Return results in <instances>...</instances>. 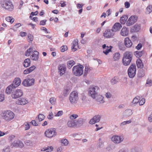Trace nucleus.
<instances>
[{
    "mask_svg": "<svg viewBox=\"0 0 152 152\" xmlns=\"http://www.w3.org/2000/svg\"><path fill=\"white\" fill-rule=\"evenodd\" d=\"M67 126L69 127H73L76 126L75 120H71L68 121L67 124Z\"/></svg>",
    "mask_w": 152,
    "mask_h": 152,
    "instance_id": "26",
    "label": "nucleus"
},
{
    "mask_svg": "<svg viewBox=\"0 0 152 152\" xmlns=\"http://www.w3.org/2000/svg\"><path fill=\"white\" fill-rule=\"evenodd\" d=\"M53 115L52 112L49 113V115L47 116L48 118L49 119H51L53 118Z\"/></svg>",
    "mask_w": 152,
    "mask_h": 152,
    "instance_id": "50",
    "label": "nucleus"
},
{
    "mask_svg": "<svg viewBox=\"0 0 152 152\" xmlns=\"http://www.w3.org/2000/svg\"><path fill=\"white\" fill-rule=\"evenodd\" d=\"M75 64V62L73 60H69L67 62V67L69 69H70Z\"/></svg>",
    "mask_w": 152,
    "mask_h": 152,
    "instance_id": "30",
    "label": "nucleus"
},
{
    "mask_svg": "<svg viewBox=\"0 0 152 152\" xmlns=\"http://www.w3.org/2000/svg\"><path fill=\"white\" fill-rule=\"evenodd\" d=\"M30 127L28 123H26L25 125V129L26 130L28 129H30Z\"/></svg>",
    "mask_w": 152,
    "mask_h": 152,
    "instance_id": "52",
    "label": "nucleus"
},
{
    "mask_svg": "<svg viewBox=\"0 0 152 152\" xmlns=\"http://www.w3.org/2000/svg\"><path fill=\"white\" fill-rule=\"evenodd\" d=\"M112 48L113 47L111 46H110V47L107 46V48L105 49V50L103 51V53L106 55H107L109 52L111 51V50Z\"/></svg>",
    "mask_w": 152,
    "mask_h": 152,
    "instance_id": "37",
    "label": "nucleus"
},
{
    "mask_svg": "<svg viewBox=\"0 0 152 152\" xmlns=\"http://www.w3.org/2000/svg\"><path fill=\"white\" fill-rule=\"evenodd\" d=\"M11 145L15 147H20L22 148L24 146V144L23 142L19 140L15 141L12 143Z\"/></svg>",
    "mask_w": 152,
    "mask_h": 152,
    "instance_id": "16",
    "label": "nucleus"
},
{
    "mask_svg": "<svg viewBox=\"0 0 152 152\" xmlns=\"http://www.w3.org/2000/svg\"><path fill=\"white\" fill-rule=\"evenodd\" d=\"M69 90L68 89H64L63 91V95L64 96H66L69 93Z\"/></svg>",
    "mask_w": 152,
    "mask_h": 152,
    "instance_id": "41",
    "label": "nucleus"
},
{
    "mask_svg": "<svg viewBox=\"0 0 152 152\" xmlns=\"http://www.w3.org/2000/svg\"><path fill=\"white\" fill-rule=\"evenodd\" d=\"M139 99L138 98H137L136 97H135L134 98V99H133L132 103L131 105H133L134 104H136L138 103L139 101Z\"/></svg>",
    "mask_w": 152,
    "mask_h": 152,
    "instance_id": "42",
    "label": "nucleus"
},
{
    "mask_svg": "<svg viewBox=\"0 0 152 152\" xmlns=\"http://www.w3.org/2000/svg\"><path fill=\"white\" fill-rule=\"evenodd\" d=\"M119 81V77L118 76L114 77L111 80L110 82L112 85H114L117 84Z\"/></svg>",
    "mask_w": 152,
    "mask_h": 152,
    "instance_id": "28",
    "label": "nucleus"
},
{
    "mask_svg": "<svg viewBox=\"0 0 152 152\" xmlns=\"http://www.w3.org/2000/svg\"><path fill=\"white\" fill-rule=\"evenodd\" d=\"M129 32L128 29L125 27H124L121 31V34L123 36H126L128 35Z\"/></svg>",
    "mask_w": 152,
    "mask_h": 152,
    "instance_id": "19",
    "label": "nucleus"
},
{
    "mask_svg": "<svg viewBox=\"0 0 152 152\" xmlns=\"http://www.w3.org/2000/svg\"><path fill=\"white\" fill-rule=\"evenodd\" d=\"M115 34L114 32H113L112 29L106 30L103 33V36L106 38H113Z\"/></svg>",
    "mask_w": 152,
    "mask_h": 152,
    "instance_id": "12",
    "label": "nucleus"
},
{
    "mask_svg": "<svg viewBox=\"0 0 152 152\" xmlns=\"http://www.w3.org/2000/svg\"><path fill=\"white\" fill-rule=\"evenodd\" d=\"M136 64L137 67L138 68L142 69L143 67V64L142 60L140 59H137L136 61Z\"/></svg>",
    "mask_w": 152,
    "mask_h": 152,
    "instance_id": "29",
    "label": "nucleus"
},
{
    "mask_svg": "<svg viewBox=\"0 0 152 152\" xmlns=\"http://www.w3.org/2000/svg\"><path fill=\"white\" fill-rule=\"evenodd\" d=\"M144 53V52L143 51H142L141 52L136 51L134 52V54L137 57L139 58L142 56Z\"/></svg>",
    "mask_w": 152,
    "mask_h": 152,
    "instance_id": "36",
    "label": "nucleus"
},
{
    "mask_svg": "<svg viewBox=\"0 0 152 152\" xmlns=\"http://www.w3.org/2000/svg\"><path fill=\"white\" fill-rule=\"evenodd\" d=\"M99 88L96 86L94 87H91L89 88V95L93 98L94 99L98 93Z\"/></svg>",
    "mask_w": 152,
    "mask_h": 152,
    "instance_id": "6",
    "label": "nucleus"
},
{
    "mask_svg": "<svg viewBox=\"0 0 152 152\" xmlns=\"http://www.w3.org/2000/svg\"><path fill=\"white\" fill-rule=\"evenodd\" d=\"M120 55L119 53H115L113 55V58L114 61H118L120 58Z\"/></svg>",
    "mask_w": 152,
    "mask_h": 152,
    "instance_id": "34",
    "label": "nucleus"
},
{
    "mask_svg": "<svg viewBox=\"0 0 152 152\" xmlns=\"http://www.w3.org/2000/svg\"><path fill=\"white\" fill-rule=\"evenodd\" d=\"M45 134L46 136L48 138H51L55 136L56 135V129L55 128H51L46 130Z\"/></svg>",
    "mask_w": 152,
    "mask_h": 152,
    "instance_id": "7",
    "label": "nucleus"
},
{
    "mask_svg": "<svg viewBox=\"0 0 152 152\" xmlns=\"http://www.w3.org/2000/svg\"><path fill=\"white\" fill-rule=\"evenodd\" d=\"M1 117L5 120L9 121L12 120L14 117L13 113L10 110L4 111L1 113Z\"/></svg>",
    "mask_w": 152,
    "mask_h": 152,
    "instance_id": "2",
    "label": "nucleus"
},
{
    "mask_svg": "<svg viewBox=\"0 0 152 152\" xmlns=\"http://www.w3.org/2000/svg\"><path fill=\"white\" fill-rule=\"evenodd\" d=\"M78 43V40L77 39L76 40H75L72 43V45H73V46H76L77 45Z\"/></svg>",
    "mask_w": 152,
    "mask_h": 152,
    "instance_id": "55",
    "label": "nucleus"
},
{
    "mask_svg": "<svg viewBox=\"0 0 152 152\" xmlns=\"http://www.w3.org/2000/svg\"><path fill=\"white\" fill-rule=\"evenodd\" d=\"M31 123L34 126H37L38 125V124L37 123L35 120H32L31 121Z\"/></svg>",
    "mask_w": 152,
    "mask_h": 152,
    "instance_id": "57",
    "label": "nucleus"
},
{
    "mask_svg": "<svg viewBox=\"0 0 152 152\" xmlns=\"http://www.w3.org/2000/svg\"><path fill=\"white\" fill-rule=\"evenodd\" d=\"M122 27V26L119 23H115L113 26L112 29L113 32H115L119 31Z\"/></svg>",
    "mask_w": 152,
    "mask_h": 152,
    "instance_id": "17",
    "label": "nucleus"
},
{
    "mask_svg": "<svg viewBox=\"0 0 152 152\" xmlns=\"http://www.w3.org/2000/svg\"><path fill=\"white\" fill-rule=\"evenodd\" d=\"M32 54L30 56L31 59L33 61H37L39 58V53L37 51H34Z\"/></svg>",
    "mask_w": 152,
    "mask_h": 152,
    "instance_id": "18",
    "label": "nucleus"
},
{
    "mask_svg": "<svg viewBox=\"0 0 152 152\" xmlns=\"http://www.w3.org/2000/svg\"><path fill=\"white\" fill-rule=\"evenodd\" d=\"M132 114V110L129 109L126 110L124 113V115L126 117H128L131 115Z\"/></svg>",
    "mask_w": 152,
    "mask_h": 152,
    "instance_id": "32",
    "label": "nucleus"
},
{
    "mask_svg": "<svg viewBox=\"0 0 152 152\" xmlns=\"http://www.w3.org/2000/svg\"><path fill=\"white\" fill-rule=\"evenodd\" d=\"M128 16L126 15H124L121 17L120 19V20L121 23L122 24H124L126 23L128 18Z\"/></svg>",
    "mask_w": 152,
    "mask_h": 152,
    "instance_id": "33",
    "label": "nucleus"
},
{
    "mask_svg": "<svg viewBox=\"0 0 152 152\" xmlns=\"http://www.w3.org/2000/svg\"><path fill=\"white\" fill-rule=\"evenodd\" d=\"M101 116L99 115H96L94 116L93 118L91 119L89 122V124H93L96 123L100 121Z\"/></svg>",
    "mask_w": 152,
    "mask_h": 152,
    "instance_id": "15",
    "label": "nucleus"
},
{
    "mask_svg": "<svg viewBox=\"0 0 152 152\" xmlns=\"http://www.w3.org/2000/svg\"><path fill=\"white\" fill-rule=\"evenodd\" d=\"M28 38L30 40V41H32L33 40V37L32 35L30 34H28Z\"/></svg>",
    "mask_w": 152,
    "mask_h": 152,
    "instance_id": "62",
    "label": "nucleus"
},
{
    "mask_svg": "<svg viewBox=\"0 0 152 152\" xmlns=\"http://www.w3.org/2000/svg\"><path fill=\"white\" fill-rule=\"evenodd\" d=\"M23 95V92L21 89H17L13 91L11 94V96L13 99H17L21 97Z\"/></svg>",
    "mask_w": 152,
    "mask_h": 152,
    "instance_id": "10",
    "label": "nucleus"
},
{
    "mask_svg": "<svg viewBox=\"0 0 152 152\" xmlns=\"http://www.w3.org/2000/svg\"><path fill=\"white\" fill-rule=\"evenodd\" d=\"M76 124V126H82L84 122L86 121V119H83L80 118L78 119L77 120H75Z\"/></svg>",
    "mask_w": 152,
    "mask_h": 152,
    "instance_id": "22",
    "label": "nucleus"
},
{
    "mask_svg": "<svg viewBox=\"0 0 152 152\" xmlns=\"http://www.w3.org/2000/svg\"><path fill=\"white\" fill-rule=\"evenodd\" d=\"M20 34L21 37H23L26 36L27 35V33L26 32H21L20 33Z\"/></svg>",
    "mask_w": 152,
    "mask_h": 152,
    "instance_id": "64",
    "label": "nucleus"
},
{
    "mask_svg": "<svg viewBox=\"0 0 152 152\" xmlns=\"http://www.w3.org/2000/svg\"><path fill=\"white\" fill-rule=\"evenodd\" d=\"M30 72L28 68L27 69L23 71V74L25 75H26L30 73Z\"/></svg>",
    "mask_w": 152,
    "mask_h": 152,
    "instance_id": "58",
    "label": "nucleus"
},
{
    "mask_svg": "<svg viewBox=\"0 0 152 152\" xmlns=\"http://www.w3.org/2000/svg\"><path fill=\"white\" fill-rule=\"evenodd\" d=\"M58 72L60 76H61L64 75L65 73L66 69V67L65 64H62L58 65Z\"/></svg>",
    "mask_w": 152,
    "mask_h": 152,
    "instance_id": "14",
    "label": "nucleus"
},
{
    "mask_svg": "<svg viewBox=\"0 0 152 152\" xmlns=\"http://www.w3.org/2000/svg\"><path fill=\"white\" fill-rule=\"evenodd\" d=\"M95 99H96L97 101L101 103H102L104 102V100H103V97L101 95H98V94Z\"/></svg>",
    "mask_w": 152,
    "mask_h": 152,
    "instance_id": "27",
    "label": "nucleus"
},
{
    "mask_svg": "<svg viewBox=\"0 0 152 152\" xmlns=\"http://www.w3.org/2000/svg\"><path fill=\"white\" fill-rule=\"evenodd\" d=\"M14 83L12 84L13 85L14 88L18 87L20 84L21 80L19 78H15L14 81Z\"/></svg>",
    "mask_w": 152,
    "mask_h": 152,
    "instance_id": "25",
    "label": "nucleus"
},
{
    "mask_svg": "<svg viewBox=\"0 0 152 152\" xmlns=\"http://www.w3.org/2000/svg\"><path fill=\"white\" fill-rule=\"evenodd\" d=\"M142 47V45L141 43L139 44L136 47V48L137 50L140 49Z\"/></svg>",
    "mask_w": 152,
    "mask_h": 152,
    "instance_id": "63",
    "label": "nucleus"
},
{
    "mask_svg": "<svg viewBox=\"0 0 152 152\" xmlns=\"http://www.w3.org/2000/svg\"><path fill=\"white\" fill-rule=\"evenodd\" d=\"M80 65L74 66L72 69V72L74 75L77 76H80L83 74V66Z\"/></svg>",
    "mask_w": 152,
    "mask_h": 152,
    "instance_id": "3",
    "label": "nucleus"
},
{
    "mask_svg": "<svg viewBox=\"0 0 152 152\" xmlns=\"http://www.w3.org/2000/svg\"><path fill=\"white\" fill-rule=\"evenodd\" d=\"M38 119L39 121H42L45 118V116L43 114H39L38 116Z\"/></svg>",
    "mask_w": 152,
    "mask_h": 152,
    "instance_id": "43",
    "label": "nucleus"
},
{
    "mask_svg": "<svg viewBox=\"0 0 152 152\" xmlns=\"http://www.w3.org/2000/svg\"><path fill=\"white\" fill-rule=\"evenodd\" d=\"M136 68L135 64H132L129 66L128 69V73L130 78L134 77L136 75Z\"/></svg>",
    "mask_w": 152,
    "mask_h": 152,
    "instance_id": "5",
    "label": "nucleus"
},
{
    "mask_svg": "<svg viewBox=\"0 0 152 152\" xmlns=\"http://www.w3.org/2000/svg\"><path fill=\"white\" fill-rule=\"evenodd\" d=\"M148 119L149 122H152V112L148 116Z\"/></svg>",
    "mask_w": 152,
    "mask_h": 152,
    "instance_id": "54",
    "label": "nucleus"
},
{
    "mask_svg": "<svg viewBox=\"0 0 152 152\" xmlns=\"http://www.w3.org/2000/svg\"><path fill=\"white\" fill-rule=\"evenodd\" d=\"M145 75V70L143 69H140L138 71L137 74V76L139 77H142L144 76Z\"/></svg>",
    "mask_w": 152,
    "mask_h": 152,
    "instance_id": "35",
    "label": "nucleus"
},
{
    "mask_svg": "<svg viewBox=\"0 0 152 152\" xmlns=\"http://www.w3.org/2000/svg\"><path fill=\"white\" fill-rule=\"evenodd\" d=\"M63 112L62 111H59L58 112L56 116H61L63 115Z\"/></svg>",
    "mask_w": 152,
    "mask_h": 152,
    "instance_id": "51",
    "label": "nucleus"
},
{
    "mask_svg": "<svg viewBox=\"0 0 152 152\" xmlns=\"http://www.w3.org/2000/svg\"><path fill=\"white\" fill-rule=\"evenodd\" d=\"M125 6L127 8H129L130 6V3L128 1H126L125 3Z\"/></svg>",
    "mask_w": 152,
    "mask_h": 152,
    "instance_id": "60",
    "label": "nucleus"
},
{
    "mask_svg": "<svg viewBox=\"0 0 152 152\" xmlns=\"http://www.w3.org/2000/svg\"><path fill=\"white\" fill-rule=\"evenodd\" d=\"M4 99V95L2 94H0V102L3 101Z\"/></svg>",
    "mask_w": 152,
    "mask_h": 152,
    "instance_id": "59",
    "label": "nucleus"
},
{
    "mask_svg": "<svg viewBox=\"0 0 152 152\" xmlns=\"http://www.w3.org/2000/svg\"><path fill=\"white\" fill-rule=\"evenodd\" d=\"M90 68L88 67L87 66H85V69L84 71V76H86L87 74L91 70Z\"/></svg>",
    "mask_w": 152,
    "mask_h": 152,
    "instance_id": "38",
    "label": "nucleus"
},
{
    "mask_svg": "<svg viewBox=\"0 0 152 152\" xmlns=\"http://www.w3.org/2000/svg\"><path fill=\"white\" fill-rule=\"evenodd\" d=\"M132 53L131 52L127 51L125 52L122 59L124 65L128 66L129 64L132 60Z\"/></svg>",
    "mask_w": 152,
    "mask_h": 152,
    "instance_id": "1",
    "label": "nucleus"
},
{
    "mask_svg": "<svg viewBox=\"0 0 152 152\" xmlns=\"http://www.w3.org/2000/svg\"><path fill=\"white\" fill-rule=\"evenodd\" d=\"M124 41L125 45L126 47L127 48H130L132 46V43L131 41L128 37L125 38Z\"/></svg>",
    "mask_w": 152,
    "mask_h": 152,
    "instance_id": "21",
    "label": "nucleus"
},
{
    "mask_svg": "<svg viewBox=\"0 0 152 152\" xmlns=\"http://www.w3.org/2000/svg\"><path fill=\"white\" fill-rule=\"evenodd\" d=\"M31 60L29 58L25 59L23 62V66L25 67H27L30 65Z\"/></svg>",
    "mask_w": 152,
    "mask_h": 152,
    "instance_id": "31",
    "label": "nucleus"
},
{
    "mask_svg": "<svg viewBox=\"0 0 152 152\" xmlns=\"http://www.w3.org/2000/svg\"><path fill=\"white\" fill-rule=\"evenodd\" d=\"M47 21L46 20H41L40 21L39 25H42L44 26L46 24V22Z\"/></svg>",
    "mask_w": 152,
    "mask_h": 152,
    "instance_id": "56",
    "label": "nucleus"
},
{
    "mask_svg": "<svg viewBox=\"0 0 152 152\" xmlns=\"http://www.w3.org/2000/svg\"><path fill=\"white\" fill-rule=\"evenodd\" d=\"M15 88H14L13 85L12 84L6 88L5 91L6 93L8 94H10L11 93H12V91H14L13 89Z\"/></svg>",
    "mask_w": 152,
    "mask_h": 152,
    "instance_id": "23",
    "label": "nucleus"
},
{
    "mask_svg": "<svg viewBox=\"0 0 152 152\" xmlns=\"http://www.w3.org/2000/svg\"><path fill=\"white\" fill-rule=\"evenodd\" d=\"M67 49V48L66 45H63L61 48V50L62 52H64Z\"/></svg>",
    "mask_w": 152,
    "mask_h": 152,
    "instance_id": "46",
    "label": "nucleus"
},
{
    "mask_svg": "<svg viewBox=\"0 0 152 152\" xmlns=\"http://www.w3.org/2000/svg\"><path fill=\"white\" fill-rule=\"evenodd\" d=\"M10 149L9 146H7L4 148L2 150V152H10Z\"/></svg>",
    "mask_w": 152,
    "mask_h": 152,
    "instance_id": "44",
    "label": "nucleus"
},
{
    "mask_svg": "<svg viewBox=\"0 0 152 152\" xmlns=\"http://www.w3.org/2000/svg\"><path fill=\"white\" fill-rule=\"evenodd\" d=\"M124 137L123 136L114 135L111 138V140L114 143L118 144L123 141Z\"/></svg>",
    "mask_w": 152,
    "mask_h": 152,
    "instance_id": "11",
    "label": "nucleus"
},
{
    "mask_svg": "<svg viewBox=\"0 0 152 152\" xmlns=\"http://www.w3.org/2000/svg\"><path fill=\"white\" fill-rule=\"evenodd\" d=\"M36 67L35 66H32L30 68H28L30 72L33 71L35 68Z\"/></svg>",
    "mask_w": 152,
    "mask_h": 152,
    "instance_id": "61",
    "label": "nucleus"
},
{
    "mask_svg": "<svg viewBox=\"0 0 152 152\" xmlns=\"http://www.w3.org/2000/svg\"><path fill=\"white\" fill-rule=\"evenodd\" d=\"M140 28V26L138 24H136L131 28V32H137Z\"/></svg>",
    "mask_w": 152,
    "mask_h": 152,
    "instance_id": "24",
    "label": "nucleus"
},
{
    "mask_svg": "<svg viewBox=\"0 0 152 152\" xmlns=\"http://www.w3.org/2000/svg\"><path fill=\"white\" fill-rule=\"evenodd\" d=\"M2 7L9 11H12L14 9V5L11 1L3 0L1 3Z\"/></svg>",
    "mask_w": 152,
    "mask_h": 152,
    "instance_id": "4",
    "label": "nucleus"
},
{
    "mask_svg": "<svg viewBox=\"0 0 152 152\" xmlns=\"http://www.w3.org/2000/svg\"><path fill=\"white\" fill-rule=\"evenodd\" d=\"M145 102V99L144 98H142L139 102V104L140 105H143Z\"/></svg>",
    "mask_w": 152,
    "mask_h": 152,
    "instance_id": "49",
    "label": "nucleus"
},
{
    "mask_svg": "<svg viewBox=\"0 0 152 152\" xmlns=\"http://www.w3.org/2000/svg\"><path fill=\"white\" fill-rule=\"evenodd\" d=\"M147 85H148V86H152V80L149 79H148L147 80L146 85V86H148Z\"/></svg>",
    "mask_w": 152,
    "mask_h": 152,
    "instance_id": "45",
    "label": "nucleus"
},
{
    "mask_svg": "<svg viewBox=\"0 0 152 152\" xmlns=\"http://www.w3.org/2000/svg\"><path fill=\"white\" fill-rule=\"evenodd\" d=\"M137 18L138 17L136 15L132 16L127 21L126 24L128 26L132 25L137 21Z\"/></svg>",
    "mask_w": 152,
    "mask_h": 152,
    "instance_id": "13",
    "label": "nucleus"
},
{
    "mask_svg": "<svg viewBox=\"0 0 152 152\" xmlns=\"http://www.w3.org/2000/svg\"><path fill=\"white\" fill-rule=\"evenodd\" d=\"M118 152H128V150L126 148H123L119 150Z\"/></svg>",
    "mask_w": 152,
    "mask_h": 152,
    "instance_id": "53",
    "label": "nucleus"
},
{
    "mask_svg": "<svg viewBox=\"0 0 152 152\" xmlns=\"http://www.w3.org/2000/svg\"><path fill=\"white\" fill-rule=\"evenodd\" d=\"M78 99V93L75 91L72 92L70 94L69 96V100L70 102L72 104L76 102Z\"/></svg>",
    "mask_w": 152,
    "mask_h": 152,
    "instance_id": "9",
    "label": "nucleus"
},
{
    "mask_svg": "<svg viewBox=\"0 0 152 152\" xmlns=\"http://www.w3.org/2000/svg\"><path fill=\"white\" fill-rule=\"evenodd\" d=\"M56 99L54 97H52L50 99V102L52 104L54 105L56 103Z\"/></svg>",
    "mask_w": 152,
    "mask_h": 152,
    "instance_id": "39",
    "label": "nucleus"
},
{
    "mask_svg": "<svg viewBox=\"0 0 152 152\" xmlns=\"http://www.w3.org/2000/svg\"><path fill=\"white\" fill-rule=\"evenodd\" d=\"M61 142L65 146L67 145L69 143L68 141L66 139H63L61 140Z\"/></svg>",
    "mask_w": 152,
    "mask_h": 152,
    "instance_id": "40",
    "label": "nucleus"
},
{
    "mask_svg": "<svg viewBox=\"0 0 152 152\" xmlns=\"http://www.w3.org/2000/svg\"><path fill=\"white\" fill-rule=\"evenodd\" d=\"M35 79L33 78H27L23 81L22 85L26 87H29L34 85Z\"/></svg>",
    "mask_w": 152,
    "mask_h": 152,
    "instance_id": "8",
    "label": "nucleus"
},
{
    "mask_svg": "<svg viewBox=\"0 0 152 152\" xmlns=\"http://www.w3.org/2000/svg\"><path fill=\"white\" fill-rule=\"evenodd\" d=\"M78 117V115L77 114H73L72 115H71L69 116V118L70 119L72 120H73L76 118Z\"/></svg>",
    "mask_w": 152,
    "mask_h": 152,
    "instance_id": "48",
    "label": "nucleus"
},
{
    "mask_svg": "<svg viewBox=\"0 0 152 152\" xmlns=\"http://www.w3.org/2000/svg\"><path fill=\"white\" fill-rule=\"evenodd\" d=\"M146 13L147 14H149L152 12V10L149 7V6H148L146 8Z\"/></svg>",
    "mask_w": 152,
    "mask_h": 152,
    "instance_id": "47",
    "label": "nucleus"
},
{
    "mask_svg": "<svg viewBox=\"0 0 152 152\" xmlns=\"http://www.w3.org/2000/svg\"><path fill=\"white\" fill-rule=\"evenodd\" d=\"M28 103V100L25 98H21L16 101V104L19 105H25Z\"/></svg>",
    "mask_w": 152,
    "mask_h": 152,
    "instance_id": "20",
    "label": "nucleus"
}]
</instances>
